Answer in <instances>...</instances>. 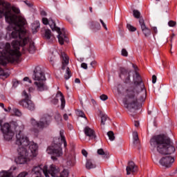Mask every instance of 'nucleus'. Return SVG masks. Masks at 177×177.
Segmentation results:
<instances>
[{
	"instance_id": "29",
	"label": "nucleus",
	"mask_w": 177,
	"mask_h": 177,
	"mask_svg": "<svg viewBox=\"0 0 177 177\" xmlns=\"http://www.w3.org/2000/svg\"><path fill=\"white\" fill-rule=\"evenodd\" d=\"M109 120V117L106 115H102L101 117V125H106V121Z\"/></svg>"
},
{
	"instance_id": "41",
	"label": "nucleus",
	"mask_w": 177,
	"mask_h": 177,
	"mask_svg": "<svg viewBox=\"0 0 177 177\" xmlns=\"http://www.w3.org/2000/svg\"><path fill=\"white\" fill-rule=\"evenodd\" d=\"M51 102L53 104H57V103H59V99H57L55 96V97L53 99Z\"/></svg>"
},
{
	"instance_id": "30",
	"label": "nucleus",
	"mask_w": 177,
	"mask_h": 177,
	"mask_svg": "<svg viewBox=\"0 0 177 177\" xmlns=\"http://www.w3.org/2000/svg\"><path fill=\"white\" fill-rule=\"evenodd\" d=\"M133 15L136 19H140V12H139V10H133Z\"/></svg>"
},
{
	"instance_id": "18",
	"label": "nucleus",
	"mask_w": 177,
	"mask_h": 177,
	"mask_svg": "<svg viewBox=\"0 0 177 177\" xmlns=\"http://www.w3.org/2000/svg\"><path fill=\"white\" fill-rule=\"evenodd\" d=\"M84 131L86 136H88L90 139H96V133H95V130L91 129L89 127H86Z\"/></svg>"
},
{
	"instance_id": "46",
	"label": "nucleus",
	"mask_w": 177,
	"mask_h": 177,
	"mask_svg": "<svg viewBox=\"0 0 177 177\" xmlns=\"http://www.w3.org/2000/svg\"><path fill=\"white\" fill-rule=\"evenodd\" d=\"M90 64H91V67H93V68H95V66H96V62L93 61V62H91Z\"/></svg>"
},
{
	"instance_id": "50",
	"label": "nucleus",
	"mask_w": 177,
	"mask_h": 177,
	"mask_svg": "<svg viewBox=\"0 0 177 177\" xmlns=\"http://www.w3.org/2000/svg\"><path fill=\"white\" fill-rule=\"evenodd\" d=\"M64 119L65 120V121H67V120H68V115H67V113H65L64 115Z\"/></svg>"
},
{
	"instance_id": "6",
	"label": "nucleus",
	"mask_w": 177,
	"mask_h": 177,
	"mask_svg": "<svg viewBox=\"0 0 177 177\" xmlns=\"http://www.w3.org/2000/svg\"><path fill=\"white\" fill-rule=\"evenodd\" d=\"M32 78L35 81L34 84L35 85L37 91L42 92V91H46L48 87L45 84V81H46V77H45V73L42 70V68L40 66H36L34 70V74Z\"/></svg>"
},
{
	"instance_id": "53",
	"label": "nucleus",
	"mask_w": 177,
	"mask_h": 177,
	"mask_svg": "<svg viewBox=\"0 0 177 177\" xmlns=\"http://www.w3.org/2000/svg\"><path fill=\"white\" fill-rule=\"evenodd\" d=\"M24 3L29 7L32 6V5H31L30 3H28V1H25Z\"/></svg>"
},
{
	"instance_id": "1",
	"label": "nucleus",
	"mask_w": 177,
	"mask_h": 177,
	"mask_svg": "<svg viewBox=\"0 0 177 177\" xmlns=\"http://www.w3.org/2000/svg\"><path fill=\"white\" fill-rule=\"evenodd\" d=\"M19 13H20L19 8L15 6L11 8L10 3L0 0V19L2 16H5L6 21L10 24L8 26V30L12 28L10 37L19 39V40L12 41V45L15 50L10 48V44H6L5 48L0 57V64L1 66H6L8 63L17 62L19 57L21 56V53L19 51L20 46L22 48V53H24V47L23 46L27 45L30 41L27 30L24 28L26 19L23 17H17L16 15H19Z\"/></svg>"
},
{
	"instance_id": "51",
	"label": "nucleus",
	"mask_w": 177,
	"mask_h": 177,
	"mask_svg": "<svg viewBox=\"0 0 177 177\" xmlns=\"http://www.w3.org/2000/svg\"><path fill=\"white\" fill-rule=\"evenodd\" d=\"M75 82L76 84H80V83H81V80H80V79H78V78H76V79L75 80Z\"/></svg>"
},
{
	"instance_id": "25",
	"label": "nucleus",
	"mask_w": 177,
	"mask_h": 177,
	"mask_svg": "<svg viewBox=\"0 0 177 177\" xmlns=\"http://www.w3.org/2000/svg\"><path fill=\"white\" fill-rule=\"evenodd\" d=\"M38 28H39V24H32V31L33 34H35L38 30Z\"/></svg>"
},
{
	"instance_id": "5",
	"label": "nucleus",
	"mask_w": 177,
	"mask_h": 177,
	"mask_svg": "<svg viewBox=\"0 0 177 177\" xmlns=\"http://www.w3.org/2000/svg\"><path fill=\"white\" fill-rule=\"evenodd\" d=\"M64 143V147H67V141L64 136V131H59V137L55 138L52 146L47 148L48 154H53L55 157H60L63 155V150L62 149V144Z\"/></svg>"
},
{
	"instance_id": "16",
	"label": "nucleus",
	"mask_w": 177,
	"mask_h": 177,
	"mask_svg": "<svg viewBox=\"0 0 177 177\" xmlns=\"http://www.w3.org/2000/svg\"><path fill=\"white\" fill-rule=\"evenodd\" d=\"M127 175H131V174H135L138 171V166L132 161L129 162L126 168Z\"/></svg>"
},
{
	"instance_id": "3",
	"label": "nucleus",
	"mask_w": 177,
	"mask_h": 177,
	"mask_svg": "<svg viewBox=\"0 0 177 177\" xmlns=\"http://www.w3.org/2000/svg\"><path fill=\"white\" fill-rule=\"evenodd\" d=\"M16 145L18 149V164H27L38 154V145L36 143L30 142L28 138L23 133L16 135Z\"/></svg>"
},
{
	"instance_id": "62",
	"label": "nucleus",
	"mask_w": 177,
	"mask_h": 177,
	"mask_svg": "<svg viewBox=\"0 0 177 177\" xmlns=\"http://www.w3.org/2000/svg\"><path fill=\"white\" fill-rule=\"evenodd\" d=\"M8 111H10V110H12V108H10V106H8Z\"/></svg>"
},
{
	"instance_id": "38",
	"label": "nucleus",
	"mask_w": 177,
	"mask_h": 177,
	"mask_svg": "<svg viewBox=\"0 0 177 177\" xmlns=\"http://www.w3.org/2000/svg\"><path fill=\"white\" fill-rule=\"evenodd\" d=\"M55 119L59 122V121H62V116L60 115V114L57 113L55 116Z\"/></svg>"
},
{
	"instance_id": "40",
	"label": "nucleus",
	"mask_w": 177,
	"mask_h": 177,
	"mask_svg": "<svg viewBox=\"0 0 177 177\" xmlns=\"http://www.w3.org/2000/svg\"><path fill=\"white\" fill-rule=\"evenodd\" d=\"M100 21L101 23V24L102 25V26L104 27V28L106 30V31H107V25H106V24L104 23V21H103V20L100 19Z\"/></svg>"
},
{
	"instance_id": "32",
	"label": "nucleus",
	"mask_w": 177,
	"mask_h": 177,
	"mask_svg": "<svg viewBox=\"0 0 177 177\" xmlns=\"http://www.w3.org/2000/svg\"><path fill=\"white\" fill-rule=\"evenodd\" d=\"M17 177H30L27 171L21 172Z\"/></svg>"
},
{
	"instance_id": "39",
	"label": "nucleus",
	"mask_w": 177,
	"mask_h": 177,
	"mask_svg": "<svg viewBox=\"0 0 177 177\" xmlns=\"http://www.w3.org/2000/svg\"><path fill=\"white\" fill-rule=\"evenodd\" d=\"M100 97L101 100H103V101L107 100V99H109V97L104 94H102V95H100Z\"/></svg>"
},
{
	"instance_id": "13",
	"label": "nucleus",
	"mask_w": 177,
	"mask_h": 177,
	"mask_svg": "<svg viewBox=\"0 0 177 177\" xmlns=\"http://www.w3.org/2000/svg\"><path fill=\"white\" fill-rule=\"evenodd\" d=\"M50 171V169H48V166H35L32 169V174L33 175H39L41 176V172H43L44 175L46 177H50V174H49V171Z\"/></svg>"
},
{
	"instance_id": "64",
	"label": "nucleus",
	"mask_w": 177,
	"mask_h": 177,
	"mask_svg": "<svg viewBox=\"0 0 177 177\" xmlns=\"http://www.w3.org/2000/svg\"><path fill=\"white\" fill-rule=\"evenodd\" d=\"M69 129H73V126L69 125Z\"/></svg>"
},
{
	"instance_id": "43",
	"label": "nucleus",
	"mask_w": 177,
	"mask_h": 177,
	"mask_svg": "<svg viewBox=\"0 0 177 177\" xmlns=\"http://www.w3.org/2000/svg\"><path fill=\"white\" fill-rule=\"evenodd\" d=\"M81 68H84V70H86L88 68V64H86V63H82L81 64Z\"/></svg>"
},
{
	"instance_id": "17",
	"label": "nucleus",
	"mask_w": 177,
	"mask_h": 177,
	"mask_svg": "<svg viewBox=\"0 0 177 177\" xmlns=\"http://www.w3.org/2000/svg\"><path fill=\"white\" fill-rule=\"evenodd\" d=\"M139 24L144 35H145V37H149L151 34V30L146 27V24H145V20H143L142 18H140Z\"/></svg>"
},
{
	"instance_id": "4",
	"label": "nucleus",
	"mask_w": 177,
	"mask_h": 177,
	"mask_svg": "<svg viewBox=\"0 0 177 177\" xmlns=\"http://www.w3.org/2000/svg\"><path fill=\"white\" fill-rule=\"evenodd\" d=\"M151 147L156 148L160 154L171 156L176 151L175 147L172 145L171 139L165 135H158L153 136L150 140Z\"/></svg>"
},
{
	"instance_id": "54",
	"label": "nucleus",
	"mask_w": 177,
	"mask_h": 177,
	"mask_svg": "<svg viewBox=\"0 0 177 177\" xmlns=\"http://www.w3.org/2000/svg\"><path fill=\"white\" fill-rule=\"evenodd\" d=\"M134 125L138 128V127H139V122L138 121L134 122Z\"/></svg>"
},
{
	"instance_id": "34",
	"label": "nucleus",
	"mask_w": 177,
	"mask_h": 177,
	"mask_svg": "<svg viewBox=\"0 0 177 177\" xmlns=\"http://www.w3.org/2000/svg\"><path fill=\"white\" fill-rule=\"evenodd\" d=\"M77 115L79 117H82V118H86V116H85V113L82 111L77 110Z\"/></svg>"
},
{
	"instance_id": "27",
	"label": "nucleus",
	"mask_w": 177,
	"mask_h": 177,
	"mask_svg": "<svg viewBox=\"0 0 177 177\" xmlns=\"http://www.w3.org/2000/svg\"><path fill=\"white\" fill-rule=\"evenodd\" d=\"M28 52L29 53H34L35 52V46H34V43H30Z\"/></svg>"
},
{
	"instance_id": "26",
	"label": "nucleus",
	"mask_w": 177,
	"mask_h": 177,
	"mask_svg": "<svg viewBox=\"0 0 177 177\" xmlns=\"http://www.w3.org/2000/svg\"><path fill=\"white\" fill-rule=\"evenodd\" d=\"M107 135L109 140H111V142H113V140H115V136H114V132L110 131L107 133Z\"/></svg>"
},
{
	"instance_id": "28",
	"label": "nucleus",
	"mask_w": 177,
	"mask_h": 177,
	"mask_svg": "<svg viewBox=\"0 0 177 177\" xmlns=\"http://www.w3.org/2000/svg\"><path fill=\"white\" fill-rule=\"evenodd\" d=\"M57 56L56 55L54 54H51L50 57V62L51 63V64H55L56 60H57Z\"/></svg>"
},
{
	"instance_id": "55",
	"label": "nucleus",
	"mask_w": 177,
	"mask_h": 177,
	"mask_svg": "<svg viewBox=\"0 0 177 177\" xmlns=\"http://www.w3.org/2000/svg\"><path fill=\"white\" fill-rule=\"evenodd\" d=\"M177 86V77L174 80V86Z\"/></svg>"
},
{
	"instance_id": "23",
	"label": "nucleus",
	"mask_w": 177,
	"mask_h": 177,
	"mask_svg": "<svg viewBox=\"0 0 177 177\" xmlns=\"http://www.w3.org/2000/svg\"><path fill=\"white\" fill-rule=\"evenodd\" d=\"M90 28H91V30H100V24L97 21H91L90 23Z\"/></svg>"
},
{
	"instance_id": "59",
	"label": "nucleus",
	"mask_w": 177,
	"mask_h": 177,
	"mask_svg": "<svg viewBox=\"0 0 177 177\" xmlns=\"http://www.w3.org/2000/svg\"><path fill=\"white\" fill-rule=\"evenodd\" d=\"M91 102H92L93 104H96V101H95V100L92 99Z\"/></svg>"
},
{
	"instance_id": "21",
	"label": "nucleus",
	"mask_w": 177,
	"mask_h": 177,
	"mask_svg": "<svg viewBox=\"0 0 177 177\" xmlns=\"http://www.w3.org/2000/svg\"><path fill=\"white\" fill-rule=\"evenodd\" d=\"M98 156H101L102 158H109L110 157V154L107 151H104L103 149H99L97 151Z\"/></svg>"
},
{
	"instance_id": "24",
	"label": "nucleus",
	"mask_w": 177,
	"mask_h": 177,
	"mask_svg": "<svg viewBox=\"0 0 177 177\" xmlns=\"http://www.w3.org/2000/svg\"><path fill=\"white\" fill-rule=\"evenodd\" d=\"M133 144L138 145L139 143V136L136 131L133 132Z\"/></svg>"
},
{
	"instance_id": "61",
	"label": "nucleus",
	"mask_w": 177,
	"mask_h": 177,
	"mask_svg": "<svg viewBox=\"0 0 177 177\" xmlns=\"http://www.w3.org/2000/svg\"><path fill=\"white\" fill-rule=\"evenodd\" d=\"M89 10H90V12H91V13H92V7H89Z\"/></svg>"
},
{
	"instance_id": "45",
	"label": "nucleus",
	"mask_w": 177,
	"mask_h": 177,
	"mask_svg": "<svg viewBox=\"0 0 177 177\" xmlns=\"http://www.w3.org/2000/svg\"><path fill=\"white\" fill-rule=\"evenodd\" d=\"M82 153L84 156V157H88V152L86 151V150L83 149L82 151Z\"/></svg>"
},
{
	"instance_id": "52",
	"label": "nucleus",
	"mask_w": 177,
	"mask_h": 177,
	"mask_svg": "<svg viewBox=\"0 0 177 177\" xmlns=\"http://www.w3.org/2000/svg\"><path fill=\"white\" fill-rule=\"evenodd\" d=\"M41 16H46V12H45L44 10L41 11Z\"/></svg>"
},
{
	"instance_id": "48",
	"label": "nucleus",
	"mask_w": 177,
	"mask_h": 177,
	"mask_svg": "<svg viewBox=\"0 0 177 177\" xmlns=\"http://www.w3.org/2000/svg\"><path fill=\"white\" fill-rule=\"evenodd\" d=\"M152 30L155 32V34H157V32H158V30H157V27L156 26L152 27Z\"/></svg>"
},
{
	"instance_id": "33",
	"label": "nucleus",
	"mask_w": 177,
	"mask_h": 177,
	"mask_svg": "<svg viewBox=\"0 0 177 177\" xmlns=\"http://www.w3.org/2000/svg\"><path fill=\"white\" fill-rule=\"evenodd\" d=\"M127 28H128V30L129 31H131L133 32L136 31V28H135L133 26H132V25H131L129 24H127Z\"/></svg>"
},
{
	"instance_id": "19",
	"label": "nucleus",
	"mask_w": 177,
	"mask_h": 177,
	"mask_svg": "<svg viewBox=\"0 0 177 177\" xmlns=\"http://www.w3.org/2000/svg\"><path fill=\"white\" fill-rule=\"evenodd\" d=\"M55 97L58 100L61 101V109L63 110L66 106V99H64V95L62 93V91H58Z\"/></svg>"
},
{
	"instance_id": "20",
	"label": "nucleus",
	"mask_w": 177,
	"mask_h": 177,
	"mask_svg": "<svg viewBox=\"0 0 177 177\" xmlns=\"http://www.w3.org/2000/svg\"><path fill=\"white\" fill-rule=\"evenodd\" d=\"M96 167V164L92 159H87L86 162V168L87 169H93Z\"/></svg>"
},
{
	"instance_id": "60",
	"label": "nucleus",
	"mask_w": 177,
	"mask_h": 177,
	"mask_svg": "<svg viewBox=\"0 0 177 177\" xmlns=\"http://www.w3.org/2000/svg\"><path fill=\"white\" fill-rule=\"evenodd\" d=\"M51 158H52V160H57L56 157H55V156H51Z\"/></svg>"
},
{
	"instance_id": "14",
	"label": "nucleus",
	"mask_w": 177,
	"mask_h": 177,
	"mask_svg": "<svg viewBox=\"0 0 177 177\" xmlns=\"http://www.w3.org/2000/svg\"><path fill=\"white\" fill-rule=\"evenodd\" d=\"M174 162H175V158L171 156L162 157L159 160L160 165L165 168H171L174 165Z\"/></svg>"
},
{
	"instance_id": "15",
	"label": "nucleus",
	"mask_w": 177,
	"mask_h": 177,
	"mask_svg": "<svg viewBox=\"0 0 177 177\" xmlns=\"http://www.w3.org/2000/svg\"><path fill=\"white\" fill-rule=\"evenodd\" d=\"M120 78H121V80H122L126 84L131 82V75H132L133 72H132L131 71H128L124 68H120Z\"/></svg>"
},
{
	"instance_id": "44",
	"label": "nucleus",
	"mask_w": 177,
	"mask_h": 177,
	"mask_svg": "<svg viewBox=\"0 0 177 177\" xmlns=\"http://www.w3.org/2000/svg\"><path fill=\"white\" fill-rule=\"evenodd\" d=\"M152 82L153 84H156V82H157V76H156V75H153L152 76Z\"/></svg>"
},
{
	"instance_id": "9",
	"label": "nucleus",
	"mask_w": 177,
	"mask_h": 177,
	"mask_svg": "<svg viewBox=\"0 0 177 177\" xmlns=\"http://www.w3.org/2000/svg\"><path fill=\"white\" fill-rule=\"evenodd\" d=\"M50 121H52V117L48 115H43L39 122L35 120V118H30V124L32 127H36L38 129H44V128H47L50 124Z\"/></svg>"
},
{
	"instance_id": "47",
	"label": "nucleus",
	"mask_w": 177,
	"mask_h": 177,
	"mask_svg": "<svg viewBox=\"0 0 177 177\" xmlns=\"http://www.w3.org/2000/svg\"><path fill=\"white\" fill-rule=\"evenodd\" d=\"M24 81H28L29 84H31V80L28 77H24Z\"/></svg>"
},
{
	"instance_id": "22",
	"label": "nucleus",
	"mask_w": 177,
	"mask_h": 177,
	"mask_svg": "<svg viewBox=\"0 0 177 177\" xmlns=\"http://www.w3.org/2000/svg\"><path fill=\"white\" fill-rule=\"evenodd\" d=\"M44 38L46 39H50V41H53L55 39V36L52 35V32L50 30L47 29L45 30Z\"/></svg>"
},
{
	"instance_id": "10",
	"label": "nucleus",
	"mask_w": 177,
	"mask_h": 177,
	"mask_svg": "<svg viewBox=\"0 0 177 177\" xmlns=\"http://www.w3.org/2000/svg\"><path fill=\"white\" fill-rule=\"evenodd\" d=\"M22 96H24V99L19 101V104L22 106L24 109H28V110H30L31 111L35 110V104L31 100H30L31 99V97L28 95L26 91H23Z\"/></svg>"
},
{
	"instance_id": "35",
	"label": "nucleus",
	"mask_w": 177,
	"mask_h": 177,
	"mask_svg": "<svg viewBox=\"0 0 177 177\" xmlns=\"http://www.w3.org/2000/svg\"><path fill=\"white\" fill-rule=\"evenodd\" d=\"M13 113L15 114V115H17V117H21V112L19 109H14Z\"/></svg>"
},
{
	"instance_id": "12",
	"label": "nucleus",
	"mask_w": 177,
	"mask_h": 177,
	"mask_svg": "<svg viewBox=\"0 0 177 177\" xmlns=\"http://www.w3.org/2000/svg\"><path fill=\"white\" fill-rule=\"evenodd\" d=\"M49 174L53 177H68V170L64 169L61 173L59 170V167L55 165L50 166Z\"/></svg>"
},
{
	"instance_id": "37",
	"label": "nucleus",
	"mask_w": 177,
	"mask_h": 177,
	"mask_svg": "<svg viewBox=\"0 0 177 177\" xmlns=\"http://www.w3.org/2000/svg\"><path fill=\"white\" fill-rule=\"evenodd\" d=\"M122 56H124V57H127L128 56V51L127 50V49L123 48L122 50Z\"/></svg>"
},
{
	"instance_id": "42",
	"label": "nucleus",
	"mask_w": 177,
	"mask_h": 177,
	"mask_svg": "<svg viewBox=\"0 0 177 177\" xmlns=\"http://www.w3.org/2000/svg\"><path fill=\"white\" fill-rule=\"evenodd\" d=\"M19 84H20V82H19L18 80H14L13 81L14 88H17V85H19Z\"/></svg>"
},
{
	"instance_id": "7",
	"label": "nucleus",
	"mask_w": 177,
	"mask_h": 177,
	"mask_svg": "<svg viewBox=\"0 0 177 177\" xmlns=\"http://www.w3.org/2000/svg\"><path fill=\"white\" fill-rule=\"evenodd\" d=\"M1 131L6 140H12L13 136H15V132L23 133H21V130H20V127H19L17 122L15 121L11 122L10 124L5 123L1 127Z\"/></svg>"
},
{
	"instance_id": "57",
	"label": "nucleus",
	"mask_w": 177,
	"mask_h": 177,
	"mask_svg": "<svg viewBox=\"0 0 177 177\" xmlns=\"http://www.w3.org/2000/svg\"><path fill=\"white\" fill-rule=\"evenodd\" d=\"M175 37V35L173 33L172 35H171V42H172V39H173V38Z\"/></svg>"
},
{
	"instance_id": "58",
	"label": "nucleus",
	"mask_w": 177,
	"mask_h": 177,
	"mask_svg": "<svg viewBox=\"0 0 177 177\" xmlns=\"http://www.w3.org/2000/svg\"><path fill=\"white\" fill-rule=\"evenodd\" d=\"M0 75H3V77H5V74H3V71L1 70Z\"/></svg>"
},
{
	"instance_id": "31",
	"label": "nucleus",
	"mask_w": 177,
	"mask_h": 177,
	"mask_svg": "<svg viewBox=\"0 0 177 177\" xmlns=\"http://www.w3.org/2000/svg\"><path fill=\"white\" fill-rule=\"evenodd\" d=\"M12 174L8 171L0 172V177H11Z\"/></svg>"
},
{
	"instance_id": "56",
	"label": "nucleus",
	"mask_w": 177,
	"mask_h": 177,
	"mask_svg": "<svg viewBox=\"0 0 177 177\" xmlns=\"http://www.w3.org/2000/svg\"><path fill=\"white\" fill-rule=\"evenodd\" d=\"M0 107H2V109H4L5 105L3 104V103H0Z\"/></svg>"
},
{
	"instance_id": "8",
	"label": "nucleus",
	"mask_w": 177,
	"mask_h": 177,
	"mask_svg": "<svg viewBox=\"0 0 177 177\" xmlns=\"http://www.w3.org/2000/svg\"><path fill=\"white\" fill-rule=\"evenodd\" d=\"M42 22L45 26L48 24L53 31H56L57 32V39L60 45H64V42H68V38L66 36V31L64 30V28L60 29V28L56 26V24L53 21V19L51 18L49 19L47 18H43Z\"/></svg>"
},
{
	"instance_id": "2",
	"label": "nucleus",
	"mask_w": 177,
	"mask_h": 177,
	"mask_svg": "<svg viewBox=\"0 0 177 177\" xmlns=\"http://www.w3.org/2000/svg\"><path fill=\"white\" fill-rule=\"evenodd\" d=\"M133 82L135 86L127 87L124 91V102L127 107L138 110L140 104L146 100L147 94L142 77L138 72H136Z\"/></svg>"
},
{
	"instance_id": "49",
	"label": "nucleus",
	"mask_w": 177,
	"mask_h": 177,
	"mask_svg": "<svg viewBox=\"0 0 177 177\" xmlns=\"http://www.w3.org/2000/svg\"><path fill=\"white\" fill-rule=\"evenodd\" d=\"M32 132H34V133H38V132H39V130L38 129H32Z\"/></svg>"
},
{
	"instance_id": "11",
	"label": "nucleus",
	"mask_w": 177,
	"mask_h": 177,
	"mask_svg": "<svg viewBox=\"0 0 177 177\" xmlns=\"http://www.w3.org/2000/svg\"><path fill=\"white\" fill-rule=\"evenodd\" d=\"M61 56L62 59V70H66L64 78L65 80H70V78H71V71H70V68L67 66H68V56L64 53H62Z\"/></svg>"
},
{
	"instance_id": "36",
	"label": "nucleus",
	"mask_w": 177,
	"mask_h": 177,
	"mask_svg": "<svg viewBox=\"0 0 177 177\" xmlns=\"http://www.w3.org/2000/svg\"><path fill=\"white\" fill-rule=\"evenodd\" d=\"M168 26L169 27H175L176 26V21L171 20L168 22Z\"/></svg>"
},
{
	"instance_id": "63",
	"label": "nucleus",
	"mask_w": 177,
	"mask_h": 177,
	"mask_svg": "<svg viewBox=\"0 0 177 177\" xmlns=\"http://www.w3.org/2000/svg\"><path fill=\"white\" fill-rule=\"evenodd\" d=\"M174 174H177V168H176V170L174 171Z\"/></svg>"
}]
</instances>
